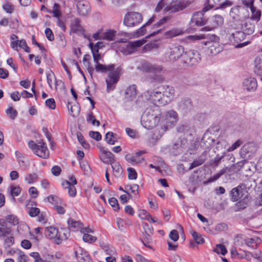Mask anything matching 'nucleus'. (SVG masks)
<instances>
[{
  "label": "nucleus",
  "mask_w": 262,
  "mask_h": 262,
  "mask_svg": "<svg viewBox=\"0 0 262 262\" xmlns=\"http://www.w3.org/2000/svg\"><path fill=\"white\" fill-rule=\"evenodd\" d=\"M148 101H151L159 107L169 103L174 95V90L169 85H162L152 91H147L143 94Z\"/></svg>",
  "instance_id": "nucleus-1"
},
{
  "label": "nucleus",
  "mask_w": 262,
  "mask_h": 262,
  "mask_svg": "<svg viewBox=\"0 0 262 262\" xmlns=\"http://www.w3.org/2000/svg\"><path fill=\"white\" fill-rule=\"evenodd\" d=\"M95 71L97 72L106 73L109 72L107 77L105 79L106 83V91L107 92L113 91L115 88V85L118 81L120 76L119 68L115 69V65L102 64L97 63L95 65Z\"/></svg>",
  "instance_id": "nucleus-2"
},
{
  "label": "nucleus",
  "mask_w": 262,
  "mask_h": 262,
  "mask_svg": "<svg viewBox=\"0 0 262 262\" xmlns=\"http://www.w3.org/2000/svg\"><path fill=\"white\" fill-rule=\"evenodd\" d=\"M137 95V86L135 84L128 86L125 90L123 106L126 110H138V106L140 108L142 105L143 101L142 98L138 97L137 100H135Z\"/></svg>",
  "instance_id": "nucleus-3"
},
{
  "label": "nucleus",
  "mask_w": 262,
  "mask_h": 262,
  "mask_svg": "<svg viewBox=\"0 0 262 262\" xmlns=\"http://www.w3.org/2000/svg\"><path fill=\"white\" fill-rule=\"evenodd\" d=\"M45 233L49 238L54 240L57 245H59L62 241L67 240L70 235V232L68 228L58 229L53 226L47 227Z\"/></svg>",
  "instance_id": "nucleus-4"
},
{
  "label": "nucleus",
  "mask_w": 262,
  "mask_h": 262,
  "mask_svg": "<svg viewBox=\"0 0 262 262\" xmlns=\"http://www.w3.org/2000/svg\"><path fill=\"white\" fill-rule=\"evenodd\" d=\"M137 69L142 72L153 74L151 78L155 82H162L164 80V77L160 74L163 70V67L161 66L143 61L137 67Z\"/></svg>",
  "instance_id": "nucleus-5"
},
{
  "label": "nucleus",
  "mask_w": 262,
  "mask_h": 262,
  "mask_svg": "<svg viewBox=\"0 0 262 262\" xmlns=\"http://www.w3.org/2000/svg\"><path fill=\"white\" fill-rule=\"evenodd\" d=\"M28 146L37 156L42 159H47L49 157V151L46 143L43 141H40L36 143L33 141H30L28 143Z\"/></svg>",
  "instance_id": "nucleus-6"
},
{
  "label": "nucleus",
  "mask_w": 262,
  "mask_h": 262,
  "mask_svg": "<svg viewBox=\"0 0 262 262\" xmlns=\"http://www.w3.org/2000/svg\"><path fill=\"white\" fill-rule=\"evenodd\" d=\"M189 6V3L184 0H172L167 1V5L164 8V12L173 13L183 10Z\"/></svg>",
  "instance_id": "nucleus-7"
},
{
  "label": "nucleus",
  "mask_w": 262,
  "mask_h": 262,
  "mask_svg": "<svg viewBox=\"0 0 262 262\" xmlns=\"http://www.w3.org/2000/svg\"><path fill=\"white\" fill-rule=\"evenodd\" d=\"M201 59L199 52L195 50L185 52L182 56V61L190 66H194L199 63Z\"/></svg>",
  "instance_id": "nucleus-8"
},
{
  "label": "nucleus",
  "mask_w": 262,
  "mask_h": 262,
  "mask_svg": "<svg viewBox=\"0 0 262 262\" xmlns=\"http://www.w3.org/2000/svg\"><path fill=\"white\" fill-rule=\"evenodd\" d=\"M184 48L178 44L169 45L166 51V54L171 60H176L180 57L182 58L184 54Z\"/></svg>",
  "instance_id": "nucleus-9"
},
{
  "label": "nucleus",
  "mask_w": 262,
  "mask_h": 262,
  "mask_svg": "<svg viewBox=\"0 0 262 262\" xmlns=\"http://www.w3.org/2000/svg\"><path fill=\"white\" fill-rule=\"evenodd\" d=\"M142 20V17L140 13L129 12L125 15L123 24L129 27H134L140 23Z\"/></svg>",
  "instance_id": "nucleus-10"
},
{
  "label": "nucleus",
  "mask_w": 262,
  "mask_h": 262,
  "mask_svg": "<svg viewBox=\"0 0 262 262\" xmlns=\"http://www.w3.org/2000/svg\"><path fill=\"white\" fill-rule=\"evenodd\" d=\"M213 41L211 42H202L207 49V53L210 55H215L222 50V47L220 45V38L213 37Z\"/></svg>",
  "instance_id": "nucleus-11"
},
{
  "label": "nucleus",
  "mask_w": 262,
  "mask_h": 262,
  "mask_svg": "<svg viewBox=\"0 0 262 262\" xmlns=\"http://www.w3.org/2000/svg\"><path fill=\"white\" fill-rule=\"evenodd\" d=\"M136 110L139 113L143 112L145 115H160V107L151 101L143 102L141 107Z\"/></svg>",
  "instance_id": "nucleus-12"
},
{
  "label": "nucleus",
  "mask_w": 262,
  "mask_h": 262,
  "mask_svg": "<svg viewBox=\"0 0 262 262\" xmlns=\"http://www.w3.org/2000/svg\"><path fill=\"white\" fill-rule=\"evenodd\" d=\"M145 42V40L144 39L129 42L121 47V51L124 55L130 54L136 51L138 48L142 46Z\"/></svg>",
  "instance_id": "nucleus-13"
},
{
  "label": "nucleus",
  "mask_w": 262,
  "mask_h": 262,
  "mask_svg": "<svg viewBox=\"0 0 262 262\" xmlns=\"http://www.w3.org/2000/svg\"><path fill=\"white\" fill-rule=\"evenodd\" d=\"M207 21L209 25L202 28L201 30L202 31H209L213 28L221 26L224 23V18L220 15H215L208 18Z\"/></svg>",
  "instance_id": "nucleus-14"
},
{
  "label": "nucleus",
  "mask_w": 262,
  "mask_h": 262,
  "mask_svg": "<svg viewBox=\"0 0 262 262\" xmlns=\"http://www.w3.org/2000/svg\"><path fill=\"white\" fill-rule=\"evenodd\" d=\"M245 37V33L243 31H238L232 33L229 39L236 48H239L246 46V41L241 42L244 40Z\"/></svg>",
  "instance_id": "nucleus-15"
},
{
  "label": "nucleus",
  "mask_w": 262,
  "mask_h": 262,
  "mask_svg": "<svg viewBox=\"0 0 262 262\" xmlns=\"http://www.w3.org/2000/svg\"><path fill=\"white\" fill-rule=\"evenodd\" d=\"M160 121L158 116H142L141 123L142 126L147 129H150L156 126Z\"/></svg>",
  "instance_id": "nucleus-16"
},
{
  "label": "nucleus",
  "mask_w": 262,
  "mask_h": 262,
  "mask_svg": "<svg viewBox=\"0 0 262 262\" xmlns=\"http://www.w3.org/2000/svg\"><path fill=\"white\" fill-rule=\"evenodd\" d=\"M245 192L246 185L244 184H241L230 191V199L232 202H237L244 198Z\"/></svg>",
  "instance_id": "nucleus-17"
},
{
  "label": "nucleus",
  "mask_w": 262,
  "mask_h": 262,
  "mask_svg": "<svg viewBox=\"0 0 262 262\" xmlns=\"http://www.w3.org/2000/svg\"><path fill=\"white\" fill-rule=\"evenodd\" d=\"M207 20L202 12H196L192 15L189 24L191 27L203 26L206 24Z\"/></svg>",
  "instance_id": "nucleus-18"
},
{
  "label": "nucleus",
  "mask_w": 262,
  "mask_h": 262,
  "mask_svg": "<svg viewBox=\"0 0 262 262\" xmlns=\"http://www.w3.org/2000/svg\"><path fill=\"white\" fill-rule=\"evenodd\" d=\"M99 158L103 163L108 164L114 162V156L111 151L103 147H99Z\"/></svg>",
  "instance_id": "nucleus-19"
},
{
  "label": "nucleus",
  "mask_w": 262,
  "mask_h": 262,
  "mask_svg": "<svg viewBox=\"0 0 262 262\" xmlns=\"http://www.w3.org/2000/svg\"><path fill=\"white\" fill-rule=\"evenodd\" d=\"M78 262H92V259L88 252L81 248L75 252Z\"/></svg>",
  "instance_id": "nucleus-20"
},
{
  "label": "nucleus",
  "mask_w": 262,
  "mask_h": 262,
  "mask_svg": "<svg viewBox=\"0 0 262 262\" xmlns=\"http://www.w3.org/2000/svg\"><path fill=\"white\" fill-rule=\"evenodd\" d=\"M167 127L162 126L161 125V129L156 128L153 132H152L149 135V141L152 143H156L161 137L163 136L164 133L166 131Z\"/></svg>",
  "instance_id": "nucleus-21"
},
{
  "label": "nucleus",
  "mask_w": 262,
  "mask_h": 262,
  "mask_svg": "<svg viewBox=\"0 0 262 262\" xmlns=\"http://www.w3.org/2000/svg\"><path fill=\"white\" fill-rule=\"evenodd\" d=\"M160 118L161 125L162 126L165 125L167 128L174 125L178 120V116H163Z\"/></svg>",
  "instance_id": "nucleus-22"
},
{
  "label": "nucleus",
  "mask_w": 262,
  "mask_h": 262,
  "mask_svg": "<svg viewBox=\"0 0 262 262\" xmlns=\"http://www.w3.org/2000/svg\"><path fill=\"white\" fill-rule=\"evenodd\" d=\"M179 110L181 113H187L191 108V102L188 98L182 99L178 104Z\"/></svg>",
  "instance_id": "nucleus-23"
},
{
  "label": "nucleus",
  "mask_w": 262,
  "mask_h": 262,
  "mask_svg": "<svg viewBox=\"0 0 262 262\" xmlns=\"http://www.w3.org/2000/svg\"><path fill=\"white\" fill-rule=\"evenodd\" d=\"M247 8H250L251 12V16L250 18L251 20L258 21L261 17V11L257 9L253 5V2L250 4H248L247 2Z\"/></svg>",
  "instance_id": "nucleus-24"
},
{
  "label": "nucleus",
  "mask_w": 262,
  "mask_h": 262,
  "mask_svg": "<svg viewBox=\"0 0 262 262\" xmlns=\"http://www.w3.org/2000/svg\"><path fill=\"white\" fill-rule=\"evenodd\" d=\"M35 203L31 201H27L26 202V207L29 208L28 214L31 217H35L38 215L40 212V210L38 208L32 207L35 205Z\"/></svg>",
  "instance_id": "nucleus-25"
},
{
  "label": "nucleus",
  "mask_w": 262,
  "mask_h": 262,
  "mask_svg": "<svg viewBox=\"0 0 262 262\" xmlns=\"http://www.w3.org/2000/svg\"><path fill=\"white\" fill-rule=\"evenodd\" d=\"M68 224L69 226V230H71L74 231H80L83 226L82 223L79 221H77L72 218H69L68 220Z\"/></svg>",
  "instance_id": "nucleus-26"
},
{
  "label": "nucleus",
  "mask_w": 262,
  "mask_h": 262,
  "mask_svg": "<svg viewBox=\"0 0 262 262\" xmlns=\"http://www.w3.org/2000/svg\"><path fill=\"white\" fill-rule=\"evenodd\" d=\"M77 8L79 14L82 16L86 15L89 11V6L87 3L79 2L77 5Z\"/></svg>",
  "instance_id": "nucleus-27"
},
{
  "label": "nucleus",
  "mask_w": 262,
  "mask_h": 262,
  "mask_svg": "<svg viewBox=\"0 0 262 262\" xmlns=\"http://www.w3.org/2000/svg\"><path fill=\"white\" fill-rule=\"evenodd\" d=\"M113 169V175L116 178H120L122 176L123 169L121 166L118 162H113L111 164Z\"/></svg>",
  "instance_id": "nucleus-28"
},
{
  "label": "nucleus",
  "mask_w": 262,
  "mask_h": 262,
  "mask_svg": "<svg viewBox=\"0 0 262 262\" xmlns=\"http://www.w3.org/2000/svg\"><path fill=\"white\" fill-rule=\"evenodd\" d=\"M125 160L133 165L140 163L144 161L143 158H138L135 155L130 154H127L125 156Z\"/></svg>",
  "instance_id": "nucleus-29"
},
{
  "label": "nucleus",
  "mask_w": 262,
  "mask_h": 262,
  "mask_svg": "<svg viewBox=\"0 0 262 262\" xmlns=\"http://www.w3.org/2000/svg\"><path fill=\"white\" fill-rule=\"evenodd\" d=\"M255 73L259 76H262V55L257 56L255 59Z\"/></svg>",
  "instance_id": "nucleus-30"
},
{
  "label": "nucleus",
  "mask_w": 262,
  "mask_h": 262,
  "mask_svg": "<svg viewBox=\"0 0 262 262\" xmlns=\"http://www.w3.org/2000/svg\"><path fill=\"white\" fill-rule=\"evenodd\" d=\"M261 241L260 238L254 236L247 240V245L252 249H256L261 244Z\"/></svg>",
  "instance_id": "nucleus-31"
},
{
  "label": "nucleus",
  "mask_w": 262,
  "mask_h": 262,
  "mask_svg": "<svg viewBox=\"0 0 262 262\" xmlns=\"http://www.w3.org/2000/svg\"><path fill=\"white\" fill-rule=\"evenodd\" d=\"M71 30L74 33L83 32V29L80 24V19L78 18H75L71 23Z\"/></svg>",
  "instance_id": "nucleus-32"
},
{
  "label": "nucleus",
  "mask_w": 262,
  "mask_h": 262,
  "mask_svg": "<svg viewBox=\"0 0 262 262\" xmlns=\"http://www.w3.org/2000/svg\"><path fill=\"white\" fill-rule=\"evenodd\" d=\"M11 229L5 225V222L0 221V235L1 237H4L11 234Z\"/></svg>",
  "instance_id": "nucleus-33"
},
{
  "label": "nucleus",
  "mask_w": 262,
  "mask_h": 262,
  "mask_svg": "<svg viewBox=\"0 0 262 262\" xmlns=\"http://www.w3.org/2000/svg\"><path fill=\"white\" fill-rule=\"evenodd\" d=\"M116 31L113 30H110L107 32L101 34V38L103 40L112 41L114 40Z\"/></svg>",
  "instance_id": "nucleus-34"
},
{
  "label": "nucleus",
  "mask_w": 262,
  "mask_h": 262,
  "mask_svg": "<svg viewBox=\"0 0 262 262\" xmlns=\"http://www.w3.org/2000/svg\"><path fill=\"white\" fill-rule=\"evenodd\" d=\"M45 201L52 204L54 207L57 204H61L62 200L58 196L54 195H50L47 196Z\"/></svg>",
  "instance_id": "nucleus-35"
},
{
  "label": "nucleus",
  "mask_w": 262,
  "mask_h": 262,
  "mask_svg": "<svg viewBox=\"0 0 262 262\" xmlns=\"http://www.w3.org/2000/svg\"><path fill=\"white\" fill-rule=\"evenodd\" d=\"M257 86L256 80L254 78L247 79V91H255Z\"/></svg>",
  "instance_id": "nucleus-36"
},
{
  "label": "nucleus",
  "mask_w": 262,
  "mask_h": 262,
  "mask_svg": "<svg viewBox=\"0 0 262 262\" xmlns=\"http://www.w3.org/2000/svg\"><path fill=\"white\" fill-rule=\"evenodd\" d=\"M205 161L206 159L203 157V155L200 156L197 159L194 160L193 162L190 164L189 169H192L196 167L202 165L205 162Z\"/></svg>",
  "instance_id": "nucleus-37"
},
{
  "label": "nucleus",
  "mask_w": 262,
  "mask_h": 262,
  "mask_svg": "<svg viewBox=\"0 0 262 262\" xmlns=\"http://www.w3.org/2000/svg\"><path fill=\"white\" fill-rule=\"evenodd\" d=\"M38 180V176L36 173H28L25 177V181L29 184H32Z\"/></svg>",
  "instance_id": "nucleus-38"
},
{
  "label": "nucleus",
  "mask_w": 262,
  "mask_h": 262,
  "mask_svg": "<svg viewBox=\"0 0 262 262\" xmlns=\"http://www.w3.org/2000/svg\"><path fill=\"white\" fill-rule=\"evenodd\" d=\"M257 149V145L254 142H249L247 143V154L250 153L249 156H251L252 155L255 154Z\"/></svg>",
  "instance_id": "nucleus-39"
},
{
  "label": "nucleus",
  "mask_w": 262,
  "mask_h": 262,
  "mask_svg": "<svg viewBox=\"0 0 262 262\" xmlns=\"http://www.w3.org/2000/svg\"><path fill=\"white\" fill-rule=\"evenodd\" d=\"M245 199L246 196L244 197L240 201H238V202L235 204L234 210L235 211H240L246 208V202L245 201Z\"/></svg>",
  "instance_id": "nucleus-40"
},
{
  "label": "nucleus",
  "mask_w": 262,
  "mask_h": 262,
  "mask_svg": "<svg viewBox=\"0 0 262 262\" xmlns=\"http://www.w3.org/2000/svg\"><path fill=\"white\" fill-rule=\"evenodd\" d=\"M213 1L215 4L219 5L222 9H225L232 5V3L228 0H213Z\"/></svg>",
  "instance_id": "nucleus-41"
},
{
  "label": "nucleus",
  "mask_w": 262,
  "mask_h": 262,
  "mask_svg": "<svg viewBox=\"0 0 262 262\" xmlns=\"http://www.w3.org/2000/svg\"><path fill=\"white\" fill-rule=\"evenodd\" d=\"M159 48V45L156 42H150L146 44L143 48L144 52L150 51Z\"/></svg>",
  "instance_id": "nucleus-42"
},
{
  "label": "nucleus",
  "mask_w": 262,
  "mask_h": 262,
  "mask_svg": "<svg viewBox=\"0 0 262 262\" xmlns=\"http://www.w3.org/2000/svg\"><path fill=\"white\" fill-rule=\"evenodd\" d=\"M16 254L18 255V262H28L29 259L28 256L25 255L24 252L19 249H16Z\"/></svg>",
  "instance_id": "nucleus-43"
},
{
  "label": "nucleus",
  "mask_w": 262,
  "mask_h": 262,
  "mask_svg": "<svg viewBox=\"0 0 262 262\" xmlns=\"http://www.w3.org/2000/svg\"><path fill=\"white\" fill-rule=\"evenodd\" d=\"M105 140L106 142L110 145H114L116 140V138L114 136L112 132H108L105 136Z\"/></svg>",
  "instance_id": "nucleus-44"
},
{
  "label": "nucleus",
  "mask_w": 262,
  "mask_h": 262,
  "mask_svg": "<svg viewBox=\"0 0 262 262\" xmlns=\"http://www.w3.org/2000/svg\"><path fill=\"white\" fill-rule=\"evenodd\" d=\"M213 251L217 254H221L223 255H225L227 253V250L225 246L222 244L216 245Z\"/></svg>",
  "instance_id": "nucleus-45"
},
{
  "label": "nucleus",
  "mask_w": 262,
  "mask_h": 262,
  "mask_svg": "<svg viewBox=\"0 0 262 262\" xmlns=\"http://www.w3.org/2000/svg\"><path fill=\"white\" fill-rule=\"evenodd\" d=\"M227 167H224L222 169H221L218 173L213 175L212 177L210 178L208 180L209 182H211L217 180L219 179L222 175H223L227 170Z\"/></svg>",
  "instance_id": "nucleus-46"
},
{
  "label": "nucleus",
  "mask_w": 262,
  "mask_h": 262,
  "mask_svg": "<svg viewBox=\"0 0 262 262\" xmlns=\"http://www.w3.org/2000/svg\"><path fill=\"white\" fill-rule=\"evenodd\" d=\"M191 234L193 238L194 241L198 244H201L204 243V238L201 236V235H199L196 232L194 231H192L191 232Z\"/></svg>",
  "instance_id": "nucleus-47"
},
{
  "label": "nucleus",
  "mask_w": 262,
  "mask_h": 262,
  "mask_svg": "<svg viewBox=\"0 0 262 262\" xmlns=\"http://www.w3.org/2000/svg\"><path fill=\"white\" fill-rule=\"evenodd\" d=\"M251 257H253L255 259H261L262 258V252L261 251H258L254 253L247 252V260H250Z\"/></svg>",
  "instance_id": "nucleus-48"
},
{
  "label": "nucleus",
  "mask_w": 262,
  "mask_h": 262,
  "mask_svg": "<svg viewBox=\"0 0 262 262\" xmlns=\"http://www.w3.org/2000/svg\"><path fill=\"white\" fill-rule=\"evenodd\" d=\"M108 203L113 208L114 210L117 211L119 210V206L117 200L115 198H111L108 199Z\"/></svg>",
  "instance_id": "nucleus-49"
},
{
  "label": "nucleus",
  "mask_w": 262,
  "mask_h": 262,
  "mask_svg": "<svg viewBox=\"0 0 262 262\" xmlns=\"http://www.w3.org/2000/svg\"><path fill=\"white\" fill-rule=\"evenodd\" d=\"M59 5L56 3H55L53 6V10L52 13L53 16L58 18L60 17L61 14L59 9Z\"/></svg>",
  "instance_id": "nucleus-50"
},
{
  "label": "nucleus",
  "mask_w": 262,
  "mask_h": 262,
  "mask_svg": "<svg viewBox=\"0 0 262 262\" xmlns=\"http://www.w3.org/2000/svg\"><path fill=\"white\" fill-rule=\"evenodd\" d=\"M6 221L9 224L14 226L18 224V219L17 216L14 215H9L6 218Z\"/></svg>",
  "instance_id": "nucleus-51"
},
{
  "label": "nucleus",
  "mask_w": 262,
  "mask_h": 262,
  "mask_svg": "<svg viewBox=\"0 0 262 262\" xmlns=\"http://www.w3.org/2000/svg\"><path fill=\"white\" fill-rule=\"evenodd\" d=\"M82 239L84 242L91 244L94 243L97 240V237L89 234H84Z\"/></svg>",
  "instance_id": "nucleus-52"
},
{
  "label": "nucleus",
  "mask_w": 262,
  "mask_h": 262,
  "mask_svg": "<svg viewBox=\"0 0 262 262\" xmlns=\"http://www.w3.org/2000/svg\"><path fill=\"white\" fill-rule=\"evenodd\" d=\"M11 194L13 196H18L20 192L21 188L19 186H11L9 187Z\"/></svg>",
  "instance_id": "nucleus-53"
},
{
  "label": "nucleus",
  "mask_w": 262,
  "mask_h": 262,
  "mask_svg": "<svg viewBox=\"0 0 262 262\" xmlns=\"http://www.w3.org/2000/svg\"><path fill=\"white\" fill-rule=\"evenodd\" d=\"M128 172V178L129 180H135L137 177V173L133 168H128L127 169Z\"/></svg>",
  "instance_id": "nucleus-54"
},
{
  "label": "nucleus",
  "mask_w": 262,
  "mask_h": 262,
  "mask_svg": "<svg viewBox=\"0 0 262 262\" xmlns=\"http://www.w3.org/2000/svg\"><path fill=\"white\" fill-rule=\"evenodd\" d=\"M138 215L141 219L149 221V217H150V215L145 210H140Z\"/></svg>",
  "instance_id": "nucleus-55"
},
{
  "label": "nucleus",
  "mask_w": 262,
  "mask_h": 262,
  "mask_svg": "<svg viewBox=\"0 0 262 262\" xmlns=\"http://www.w3.org/2000/svg\"><path fill=\"white\" fill-rule=\"evenodd\" d=\"M168 0H161L155 8V11L157 12L160 11L162 9L164 10V8L167 5Z\"/></svg>",
  "instance_id": "nucleus-56"
},
{
  "label": "nucleus",
  "mask_w": 262,
  "mask_h": 262,
  "mask_svg": "<svg viewBox=\"0 0 262 262\" xmlns=\"http://www.w3.org/2000/svg\"><path fill=\"white\" fill-rule=\"evenodd\" d=\"M202 36H203V37L202 39L204 40L202 42H211L213 41V37H218L216 35L208 33H202Z\"/></svg>",
  "instance_id": "nucleus-57"
},
{
  "label": "nucleus",
  "mask_w": 262,
  "mask_h": 262,
  "mask_svg": "<svg viewBox=\"0 0 262 262\" xmlns=\"http://www.w3.org/2000/svg\"><path fill=\"white\" fill-rule=\"evenodd\" d=\"M86 121L91 123L94 126H98L100 125L99 121L95 119L94 116H88L86 118Z\"/></svg>",
  "instance_id": "nucleus-58"
},
{
  "label": "nucleus",
  "mask_w": 262,
  "mask_h": 262,
  "mask_svg": "<svg viewBox=\"0 0 262 262\" xmlns=\"http://www.w3.org/2000/svg\"><path fill=\"white\" fill-rule=\"evenodd\" d=\"M30 256L34 259V262H43V259L41 257L38 252H34L30 254Z\"/></svg>",
  "instance_id": "nucleus-59"
},
{
  "label": "nucleus",
  "mask_w": 262,
  "mask_h": 262,
  "mask_svg": "<svg viewBox=\"0 0 262 262\" xmlns=\"http://www.w3.org/2000/svg\"><path fill=\"white\" fill-rule=\"evenodd\" d=\"M101 247L106 254L111 256L114 254V251L113 250L112 248H111L108 245L103 244L101 245Z\"/></svg>",
  "instance_id": "nucleus-60"
},
{
  "label": "nucleus",
  "mask_w": 262,
  "mask_h": 262,
  "mask_svg": "<svg viewBox=\"0 0 262 262\" xmlns=\"http://www.w3.org/2000/svg\"><path fill=\"white\" fill-rule=\"evenodd\" d=\"M170 19V17L169 16H165L161 18L158 22L155 24L154 26L155 28H158L163 26L164 24H165L167 21Z\"/></svg>",
  "instance_id": "nucleus-61"
},
{
  "label": "nucleus",
  "mask_w": 262,
  "mask_h": 262,
  "mask_svg": "<svg viewBox=\"0 0 262 262\" xmlns=\"http://www.w3.org/2000/svg\"><path fill=\"white\" fill-rule=\"evenodd\" d=\"M46 37L50 41H53L54 39V36L52 31L49 28L46 29L45 31Z\"/></svg>",
  "instance_id": "nucleus-62"
},
{
  "label": "nucleus",
  "mask_w": 262,
  "mask_h": 262,
  "mask_svg": "<svg viewBox=\"0 0 262 262\" xmlns=\"http://www.w3.org/2000/svg\"><path fill=\"white\" fill-rule=\"evenodd\" d=\"M89 136L96 141H100L101 139V135L98 132L90 131L89 132Z\"/></svg>",
  "instance_id": "nucleus-63"
},
{
  "label": "nucleus",
  "mask_w": 262,
  "mask_h": 262,
  "mask_svg": "<svg viewBox=\"0 0 262 262\" xmlns=\"http://www.w3.org/2000/svg\"><path fill=\"white\" fill-rule=\"evenodd\" d=\"M169 236L173 241H177L179 237L178 231L176 230H171L169 233Z\"/></svg>",
  "instance_id": "nucleus-64"
}]
</instances>
